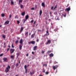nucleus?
Returning <instances> with one entry per match:
<instances>
[{
	"instance_id": "f257e3e1",
	"label": "nucleus",
	"mask_w": 76,
	"mask_h": 76,
	"mask_svg": "<svg viewBox=\"0 0 76 76\" xmlns=\"http://www.w3.org/2000/svg\"><path fill=\"white\" fill-rule=\"evenodd\" d=\"M10 66L9 65H8L5 71V72H6V73H7V72H9V69H10Z\"/></svg>"
},
{
	"instance_id": "f03ea898",
	"label": "nucleus",
	"mask_w": 76,
	"mask_h": 76,
	"mask_svg": "<svg viewBox=\"0 0 76 76\" xmlns=\"http://www.w3.org/2000/svg\"><path fill=\"white\" fill-rule=\"evenodd\" d=\"M15 50L14 49H10V54H13L14 52H15Z\"/></svg>"
},
{
	"instance_id": "7ed1b4c3",
	"label": "nucleus",
	"mask_w": 76,
	"mask_h": 76,
	"mask_svg": "<svg viewBox=\"0 0 76 76\" xmlns=\"http://www.w3.org/2000/svg\"><path fill=\"white\" fill-rule=\"evenodd\" d=\"M70 7H69L67 8H66V9L65 10V11L66 12V11H67V12L69 13V11L70 10Z\"/></svg>"
},
{
	"instance_id": "20e7f679",
	"label": "nucleus",
	"mask_w": 76,
	"mask_h": 76,
	"mask_svg": "<svg viewBox=\"0 0 76 76\" xmlns=\"http://www.w3.org/2000/svg\"><path fill=\"white\" fill-rule=\"evenodd\" d=\"M29 44H32L34 45L35 44V42L34 41H31L29 42Z\"/></svg>"
},
{
	"instance_id": "39448f33",
	"label": "nucleus",
	"mask_w": 76,
	"mask_h": 76,
	"mask_svg": "<svg viewBox=\"0 0 76 76\" xmlns=\"http://www.w3.org/2000/svg\"><path fill=\"white\" fill-rule=\"evenodd\" d=\"M24 68L25 70V73H28V71L27 70V69H26V68H27V66H26V65H25Z\"/></svg>"
},
{
	"instance_id": "423d86ee",
	"label": "nucleus",
	"mask_w": 76,
	"mask_h": 76,
	"mask_svg": "<svg viewBox=\"0 0 76 76\" xmlns=\"http://www.w3.org/2000/svg\"><path fill=\"white\" fill-rule=\"evenodd\" d=\"M58 66L57 65H56L53 66V69L54 70H56V69H57L58 67Z\"/></svg>"
},
{
	"instance_id": "0eeeda50",
	"label": "nucleus",
	"mask_w": 76,
	"mask_h": 76,
	"mask_svg": "<svg viewBox=\"0 0 76 76\" xmlns=\"http://www.w3.org/2000/svg\"><path fill=\"white\" fill-rule=\"evenodd\" d=\"M23 29H24V27H21V29L20 31V32H22L23 30Z\"/></svg>"
},
{
	"instance_id": "6e6552de",
	"label": "nucleus",
	"mask_w": 76,
	"mask_h": 76,
	"mask_svg": "<svg viewBox=\"0 0 76 76\" xmlns=\"http://www.w3.org/2000/svg\"><path fill=\"white\" fill-rule=\"evenodd\" d=\"M51 42V40H48V42H46V45H47L48 43H49V44H50Z\"/></svg>"
},
{
	"instance_id": "1a4fd4ad",
	"label": "nucleus",
	"mask_w": 76,
	"mask_h": 76,
	"mask_svg": "<svg viewBox=\"0 0 76 76\" xmlns=\"http://www.w3.org/2000/svg\"><path fill=\"white\" fill-rule=\"evenodd\" d=\"M37 46H35L33 48V50L34 51H35L37 50Z\"/></svg>"
},
{
	"instance_id": "9d476101",
	"label": "nucleus",
	"mask_w": 76,
	"mask_h": 76,
	"mask_svg": "<svg viewBox=\"0 0 76 76\" xmlns=\"http://www.w3.org/2000/svg\"><path fill=\"white\" fill-rule=\"evenodd\" d=\"M9 22H10L9 21L7 20L5 22L4 25H5V24H9Z\"/></svg>"
},
{
	"instance_id": "9b49d317",
	"label": "nucleus",
	"mask_w": 76,
	"mask_h": 76,
	"mask_svg": "<svg viewBox=\"0 0 76 76\" xmlns=\"http://www.w3.org/2000/svg\"><path fill=\"white\" fill-rule=\"evenodd\" d=\"M20 44H23V39H21L20 41Z\"/></svg>"
},
{
	"instance_id": "f8f14e48",
	"label": "nucleus",
	"mask_w": 76,
	"mask_h": 76,
	"mask_svg": "<svg viewBox=\"0 0 76 76\" xmlns=\"http://www.w3.org/2000/svg\"><path fill=\"white\" fill-rule=\"evenodd\" d=\"M49 35V32L48 30H47L46 31V35L47 36H48Z\"/></svg>"
},
{
	"instance_id": "ddd939ff",
	"label": "nucleus",
	"mask_w": 76,
	"mask_h": 76,
	"mask_svg": "<svg viewBox=\"0 0 76 76\" xmlns=\"http://www.w3.org/2000/svg\"><path fill=\"white\" fill-rule=\"evenodd\" d=\"M39 13L40 16H41L42 14V10H40L39 11Z\"/></svg>"
},
{
	"instance_id": "4468645a",
	"label": "nucleus",
	"mask_w": 76,
	"mask_h": 76,
	"mask_svg": "<svg viewBox=\"0 0 76 76\" xmlns=\"http://www.w3.org/2000/svg\"><path fill=\"white\" fill-rule=\"evenodd\" d=\"M35 33L33 34H32V35L31 36V38H33L35 37Z\"/></svg>"
},
{
	"instance_id": "2eb2a0df",
	"label": "nucleus",
	"mask_w": 76,
	"mask_h": 76,
	"mask_svg": "<svg viewBox=\"0 0 76 76\" xmlns=\"http://www.w3.org/2000/svg\"><path fill=\"white\" fill-rule=\"evenodd\" d=\"M19 47L20 50H22V45H19Z\"/></svg>"
},
{
	"instance_id": "dca6fc26",
	"label": "nucleus",
	"mask_w": 76,
	"mask_h": 76,
	"mask_svg": "<svg viewBox=\"0 0 76 76\" xmlns=\"http://www.w3.org/2000/svg\"><path fill=\"white\" fill-rule=\"evenodd\" d=\"M28 33H29V32H28V31H27V32L26 33L25 35L26 37H28Z\"/></svg>"
},
{
	"instance_id": "f3484780",
	"label": "nucleus",
	"mask_w": 76,
	"mask_h": 76,
	"mask_svg": "<svg viewBox=\"0 0 76 76\" xmlns=\"http://www.w3.org/2000/svg\"><path fill=\"white\" fill-rule=\"evenodd\" d=\"M30 73L31 75H33L35 73V71H33L32 72H30Z\"/></svg>"
},
{
	"instance_id": "a211bd4d",
	"label": "nucleus",
	"mask_w": 76,
	"mask_h": 76,
	"mask_svg": "<svg viewBox=\"0 0 76 76\" xmlns=\"http://www.w3.org/2000/svg\"><path fill=\"white\" fill-rule=\"evenodd\" d=\"M3 60L4 61H7V58H4L3 59Z\"/></svg>"
},
{
	"instance_id": "6ab92c4d",
	"label": "nucleus",
	"mask_w": 76,
	"mask_h": 76,
	"mask_svg": "<svg viewBox=\"0 0 76 76\" xmlns=\"http://www.w3.org/2000/svg\"><path fill=\"white\" fill-rule=\"evenodd\" d=\"M29 18V15H27L26 16V20H27Z\"/></svg>"
},
{
	"instance_id": "aec40b11",
	"label": "nucleus",
	"mask_w": 76,
	"mask_h": 76,
	"mask_svg": "<svg viewBox=\"0 0 76 76\" xmlns=\"http://www.w3.org/2000/svg\"><path fill=\"white\" fill-rule=\"evenodd\" d=\"M42 6L43 7H45V3H44V2H42Z\"/></svg>"
},
{
	"instance_id": "412c9836",
	"label": "nucleus",
	"mask_w": 76,
	"mask_h": 76,
	"mask_svg": "<svg viewBox=\"0 0 76 76\" xmlns=\"http://www.w3.org/2000/svg\"><path fill=\"white\" fill-rule=\"evenodd\" d=\"M10 57L11 58H12V59H14V58H15V56L13 55L11 56Z\"/></svg>"
},
{
	"instance_id": "4be33fe9",
	"label": "nucleus",
	"mask_w": 76,
	"mask_h": 76,
	"mask_svg": "<svg viewBox=\"0 0 76 76\" xmlns=\"http://www.w3.org/2000/svg\"><path fill=\"white\" fill-rule=\"evenodd\" d=\"M25 12H23L21 13V15H22V16H25Z\"/></svg>"
},
{
	"instance_id": "5701e85b",
	"label": "nucleus",
	"mask_w": 76,
	"mask_h": 76,
	"mask_svg": "<svg viewBox=\"0 0 76 76\" xmlns=\"http://www.w3.org/2000/svg\"><path fill=\"white\" fill-rule=\"evenodd\" d=\"M53 56H54V55L53 54L51 53L50 55V57H53Z\"/></svg>"
},
{
	"instance_id": "b1692460",
	"label": "nucleus",
	"mask_w": 76,
	"mask_h": 76,
	"mask_svg": "<svg viewBox=\"0 0 76 76\" xmlns=\"http://www.w3.org/2000/svg\"><path fill=\"white\" fill-rule=\"evenodd\" d=\"M58 28H56L54 30V31H55V32H56V31H58Z\"/></svg>"
},
{
	"instance_id": "393cba45",
	"label": "nucleus",
	"mask_w": 76,
	"mask_h": 76,
	"mask_svg": "<svg viewBox=\"0 0 76 76\" xmlns=\"http://www.w3.org/2000/svg\"><path fill=\"white\" fill-rule=\"evenodd\" d=\"M11 4H12V5H13L14 4V2H13V1H11Z\"/></svg>"
},
{
	"instance_id": "a878e982",
	"label": "nucleus",
	"mask_w": 76,
	"mask_h": 76,
	"mask_svg": "<svg viewBox=\"0 0 76 76\" xmlns=\"http://www.w3.org/2000/svg\"><path fill=\"white\" fill-rule=\"evenodd\" d=\"M19 42V41L17 40L15 41V43L16 44H18V42Z\"/></svg>"
},
{
	"instance_id": "bb28decb",
	"label": "nucleus",
	"mask_w": 76,
	"mask_h": 76,
	"mask_svg": "<svg viewBox=\"0 0 76 76\" xmlns=\"http://www.w3.org/2000/svg\"><path fill=\"white\" fill-rule=\"evenodd\" d=\"M1 16L2 17H4V14L2 13L1 14Z\"/></svg>"
},
{
	"instance_id": "cd10ccee",
	"label": "nucleus",
	"mask_w": 76,
	"mask_h": 76,
	"mask_svg": "<svg viewBox=\"0 0 76 76\" xmlns=\"http://www.w3.org/2000/svg\"><path fill=\"white\" fill-rule=\"evenodd\" d=\"M51 53V50H48V53Z\"/></svg>"
},
{
	"instance_id": "c85d7f7f",
	"label": "nucleus",
	"mask_w": 76,
	"mask_h": 76,
	"mask_svg": "<svg viewBox=\"0 0 76 76\" xmlns=\"http://www.w3.org/2000/svg\"><path fill=\"white\" fill-rule=\"evenodd\" d=\"M18 65H19V64L18 63H17L16 64H15V66L16 67H18Z\"/></svg>"
},
{
	"instance_id": "c756f323",
	"label": "nucleus",
	"mask_w": 76,
	"mask_h": 76,
	"mask_svg": "<svg viewBox=\"0 0 76 76\" xmlns=\"http://www.w3.org/2000/svg\"><path fill=\"white\" fill-rule=\"evenodd\" d=\"M19 3H22V0H19Z\"/></svg>"
},
{
	"instance_id": "7c9ffc66",
	"label": "nucleus",
	"mask_w": 76,
	"mask_h": 76,
	"mask_svg": "<svg viewBox=\"0 0 76 76\" xmlns=\"http://www.w3.org/2000/svg\"><path fill=\"white\" fill-rule=\"evenodd\" d=\"M45 73L46 75H48V73H49V72H46Z\"/></svg>"
},
{
	"instance_id": "2f4dec72",
	"label": "nucleus",
	"mask_w": 76,
	"mask_h": 76,
	"mask_svg": "<svg viewBox=\"0 0 76 76\" xmlns=\"http://www.w3.org/2000/svg\"><path fill=\"white\" fill-rule=\"evenodd\" d=\"M45 70L44 69H42V72L43 73H45Z\"/></svg>"
},
{
	"instance_id": "473e14b6",
	"label": "nucleus",
	"mask_w": 76,
	"mask_h": 76,
	"mask_svg": "<svg viewBox=\"0 0 76 76\" xmlns=\"http://www.w3.org/2000/svg\"><path fill=\"white\" fill-rule=\"evenodd\" d=\"M34 22V20H32L31 21L30 23H33Z\"/></svg>"
},
{
	"instance_id": "72a5a7b5",
	"label": "nucleus",
	"mask_w": 76,
	"mask_h": 76,
	"mask_svg": "<svg viewBox=\"0 0 76 76\" xmlns=\"http://www.w3.org/2000/svg\"><path fill=\"white\" fill-rule=\"evenodd\" d=\"M3 37L4 38V39L6 38V36L5 35H3Z\"/></svg>"
},
{
	"instance_id": "f704fd0d",
	"label": "nucleus",
	"mask_w": 76,
	"mask_h": 76,
	"mask_svg": "<svg viewBox=\"0 0 76 76\" xmlns=\"http://www.w3.org/2000/svg\"><path fill=\"white\" fill-rule=\"evenodd\" d=\"M23 7V5H21L20 6V7L21 8V9H22Z\"/></svg>"
},
{
	"instance_id": "c9c22d12",
	"label": "nucleus",
	"mask_w": 76,
	"mask_h": 76,
	"mask_svg": "<svg viewBox=\"0 0 76 76\" xmlns=\"http://www.w3.org/2000/svg\"><path fill=\"white\" fill-rule=\"evenodd\" d=\"M12 48H14V45H13V44H12Z\"/></svg>"
},
{
	"instance_id": "e433bc0d",
	"label": "nucleus",
	"mask_w": 76,
	"mask_h": 76,
	"mask_svg": "<svg viewBox=\"0 0 76 76\" xmlns=\"http://www.w3.org/2000/svg\"><path fill=\"white\" fill-rule=\"evenodd\" d=\"M12 17V14H10L9 16V18L10 19V18H11Z\"/></svg>"
},
{
	"instance_id": "4c0bfd02",
	"label": "nucleus",
	"mask_w": 76,
	"mask_h": 76,
	"mask_svg": "<svg viewBox=\"0 0 76 76\" xmlns=\"http://www.w3.org/2000/svg\"><path fill=\"white\" fill-rule=\"evenodd\" d=\"M17 23H18V24H19V23H20V22L19 21L17 20Z\"/></svg>"
},
{
	"instance_id": "58836bf2",
	"label": "nucleus",
	"mask_w": 76,
	"mask_h": 76,
	"mask_svg": "<svg viewBox=\"0 0 76 76\" xmlns=\"http://www.w3.org/2000/svg\"><path fill=\"white\" fill-rule=\"evenodd\" d=\"M9 50H10V48H8L7 49V51L8 52L9 51Z\"/></svg>"
},
{
	"instance_id": "ea45409f",
	"label": "nucleus",
	"mask_w": 76,
	"mask_h": 76,
	"mask_svg": "<svg viewBox=\"0 0 76 76\" xmlns=\"http://www.w3.org/2000/svg\"><path fill=\"white\" fill-rule=\"evenodd\" d=\"M26 21V19H24V20L23 23H25V22Z\"/></svg>"
},
{
	"instance_id": "a19ab883",
	"label": "nucleus",
	"mask_w": 76,
	"mask_h": 76,
	"mask_svg": "<svg viewBox=\"0 0 76 76\" xmlns=\"http://www.w3.org/2000/svg\"><path fill=\"white\" fill-rule=\"evenodd\" d=\"M39 39H37L36 41H37V42H39Z\"/></svg>"
},
{
	"instance_id": "79ce46f5",
	"label": "nucleus",
	"mask_w": 76,
	"mask_h": 76,
	"mask_svg": "<svg viewBox=\"0 0 76 76\" xmlns=\"http://www.w3.org/2000/svg\"><path fill=\"white\" fill-rule=\"evenodd\" d=\"M3 56V54L2 53V54H1V55H0V57H1V56Z\"/></svg>"
},
{
	"instance_id": "37998d69",
	"label": "nucleus",
	"mask_w": 76,
	"mask_h": 76,
	"mask_svg": "<svg viewBox=\"0 0 76 76\" xmlns=\"http://www.w3.org/2000/svg\"><path fill=\"white\" fill-rule=\"evenodd\" d=\"M44 53H45V51H44L42 50V54H44Z\"/></svg>"
},
{
	"instance_id": "c03bdc74",
	"label": "nucleus",
	"mask_w": 76,
	"mask_h": 76,
	"mask_svg": "<svg viewBox=\"0 0 76 76\" xmlns=\"http://www.w3.org/2000/svg\"><path fill=\"white\" fill-rule=\"evenodd\" d=\"M17 56H20V53H17Z\"/></svg>"
},
{
	"instance_id": "a18cd8bd",
	"label": "nucleus",
	"mask_w": 76,
	"mask_h": 76,
	"mask_svg": "<svg viewBox=\"0 0 76 76\" xmlns=\"http://www.w3.org/2000/svg\"><path fill=\"white\" fill-rule=\"evenodd\" d=\"M35 9H37V5H36L35 6Z\"/></svg>"
},
{
	"instance_id": "49530a36",
	"label": "nucleus",
	"mask_w": 76,
	"mask_h": 76,
	"mask_svg": "<svg viewBox=\"0 0 76 76\" xmlns=\"http://www.w3.org/2000/svg\"><path fill=\"white\" fill-rule=\"evenodd\" d=\"M28 56H29V54L28 53H27V54H26V57H28Z\"/></svg>"
},
{
	"instance_id": "de8ad7c7",
	"label": "nucleus",
	"mask_w": 76,
	"mask_h": 76,
	"mask_svg": "<svg viewBox=\"0 0 76 76\" xmlns=\"http://www.w3.org/2000/svg\"><path fill=\"white\" fill-rule=\"evenodd\" d=\"M57 6H55V7L54 8V9H57Z\"/></svg>"
},
{
	"instance_id": "09e8293b",
	"label": "nucleus",
	"mask_w": 76,
	"mask_h": 76,
	"mask_svg": "<svg viewBox=\"0 0 76 76\" xmlns=\"http://www.w3.org/2000/svg\"><path fill=\"white\" fill-rule=\"evenodd\" d=\"M64 17H66V14H65V15H64Z\"/></svg>"
},
{
	"instance_id": "8fccbe9b",
	"label": "nucleus",
	"mask_w": 76,
	"mask_h": 76,
	"mask_svg": "<svg viewBox=\"0 0 76 76\" xmlns=\"http://www.w3.org/2000/svg\"><path fill=\"white\" fill-rule=\"evenodd\" d=\"M34 9H35V8H32L31 9V10H34Z\"/></svg>"
},
{
	"instance_id": "3c124183",
	"label": "nucleus",
	"mask_w": 76,
	"mask_h": 76,
	"mask_svg": "<svg viewBox=\"0 0 76 76\" xmlns=\"http://www.w3.org/2000/svg\"><path fill=\"white\" fill-rule=\"evenodd\" d=\"M51 9H52V10H53V7L52 6Z\"/></svg>"
},
{
	"instance_id": "603ef678",
	"label": "nucleus",
	"mask_w": 76,
	"mask_h": 76,
	"mask_svg": "<svg viewBox=\"0 0 76 76\" xmlns=\"http://www.w3.org/2000/svg\"><path fill=\"white\" fill-rule=\"evenodd\" d=\"M8 47L9 48H10V45H9L8 46Z\"/></svg>"
},
{
	"instance_id": "864d4df0",
	"label": "nucleus",
	"mask_w": 76,
	"mask_h": 76,
	"mask_svg": "<svg viewBox=\"0 0 76 76\" xmlns=\"http://www.w3.org/2000/svg\"><path fill=\"white\" fill-rule=\"evenodd\" d=\"M32 54H34V52H32Z\"/></svg>"
},
{
	"instance_id": "5fc2aeb1",
	"label": "nucleus",
	"mask_w": 76,
	"mask_h": 76,
	"mask_svg": "<svg viewBox=\"0 0 76 76\" xmlns=\"http://www.w3.org/2000/svg\"><path fill=\"white\" fill-rule=\"evenodd\" d=\"M36 23V21H35L34 23V24L35 25V23Z\"/></svg>"
},
{
	"instance_id": "6e6d98bb",
	"label": "nucleus",
	"mask_w": 76,
	"mask_h": 76,
	"mask_svg": "<svg viewBox=\"0 0 76 76\" xmlns=\"http://www.w3.org/2000/svg\"><path fill=\"white\" fill-rule=\"evenodd\" d=\"M4 46H6V43H4Z\"/></svg>"
},
{
	"instance_id": "4d7b16f0",
	"label": "nucleus",
	"mask_w": 76,
	"mask_h": 76,
	"mask_svg": "<svg viewBox=\"0 0 76 76\" xmlns=\"http://www.w3.org/2000/svg\"><path fill=\"white\" fill-rule=\"evenodd\" d=\"M17 39H20V37H18Z\"/></svg>"
},
{
	"instance_id": "13d9d810",
	"label": "nucleus",
	"mask_w": 76,
	"mask_h": 76,
	"mask_svg": "<svg viewBox=\"0 0 76 76\" xmlns=\"http://www.w3.org/2000/svg\"><path fill=\"white\" fill-rule=\"evenodd\" d=\"M31 35V33H30L29 34V35Z\"/></svg>"
},
{
	"instance_id": "bf43d9fd",
	"label": "nucleus",
	"mask_w": 76,
	"mask_h": 76,
	"mask_svg": "<svg viewBox=\"0 0 76 76\" xmlns=\"http://www.w3.org/2000/svg\"><path fill=\"white\" fill-rule=\"evenodd\" d=\"M18 63H19V64H20V61H19L18 62Z\"/></svg>"
},
{
	"instance_id": "052dcab7",
	"label": "nucleus",
	"mask_w": 76,
	"mask_h": 76,
	"mask_svg": "<svg viewBox=\"0 0 76 76\" xmlns=\"http://www.w3.org/2000/svg\"><path fill=\"white\" fill-rule=\"evenodd\" d=\"M49 21H51V19H49L48 20Z\"/></svg>"
},
{
	"instance_id": "680f3d73",
	"label": "nucleus",
	"mask_w": 76,
	"mask_h": 76,
	"mask_svg": "<svg viewBox=\"0 0 76 76\" xmlns=\"http://www.w3.org/2000/svg\"><path fill=\"white\" fill-rule=\"evenodd\" d=\"M38 31H41V30H38Z\"/></svg>"
},
{
	"instance_id": "e2e57ef3",
	"label": "nucleus",
	"mask_w": 76,
	"mask_h": 76,
	"mask_svg": "<svg viewBox=\"0 0 76 76\" xmlns=\"http://www.w3.org/2000/svg\"><path fill=\"white\" fill-rule=\"evenodd\" d=\"M50 15H51V12H50Z\"/></svg>"
},
{
	"instance_id": "0e129e2a",
	"label": "nucleus",
	"mask_w": 76,
	"mask_h": 76,
	"mask_svg": "<svg viewBox=\"0 0 76 76\" xmlns=\"http://www.w3.org/2000/svg\"><path fill=\"white\" fill-rule=\"evenodd\" d=\"M28 66H29V64L27 66H28Z\"/></svg>"
},
{
	"instance_id": "69168bd1",
	"label": "nucleus",
	"mask_w": 76,
	"mask_h": 76,
	"mask_svg": "<svg viewBox=\"0 0 76 76\" xmlns=\"http://www.w3.org/2000/svg\"><path fill=\"white\" fill-rule=\"evenodd\" d=\"M45 64H43V66H45Z\"/></svg>"
},
{
	"instance_id": "338daca9",
	"label": "nucleus",
	"mask_w": 76,
	"mask_h": 76,
	"mask_svg": "<svg viewBox=\"0 0 76 76\" xmlns=\"http://www.w3.org/2000/svg\"><path fill=\"white\" fill-rule=\"evenodd\" d=\"M45 65L46 67H47V64H45Z\"/></svg>"
},
{
	"instance_id": "774afa93",
	"label": "nucleus",
	"mask_w": 76,
	"mask_h": 76,
	"mask_svg": "<svg viewBox=\"0 0 76 76\" xmlns=\"http://www.w3.org/2000/svg\"><path fill=\"white\" fill-rule=\"evenodd\" d=\"M39 76H43L41 75H39Z\"/></svg>"
}]
</instances>
